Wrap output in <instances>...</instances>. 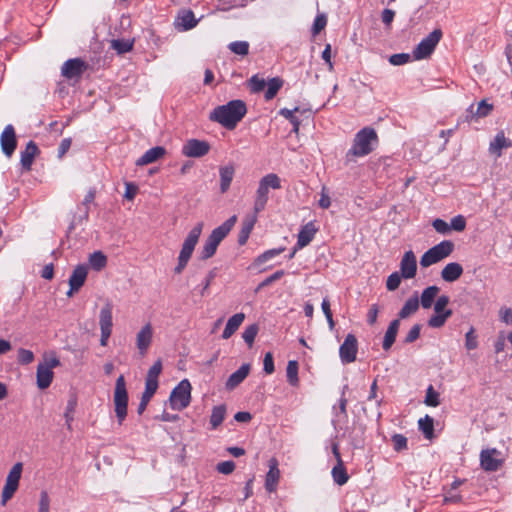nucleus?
<instances>
[{"instance_id":"f257e3e1","label":"nucleus","mask_w":512,"mask_h":512,"mask_svg":"<svg viewBox=\"0 0 512 512\" xmlns=\"http://www.w3.org/2000/svg\"><path fill=\"white\" fill-rule=\"evenodd\" d=\"M246 113V103L236 99L215 107L209 114V120L220 124L227 130H234Z\"/></svg>"},{"instance_id":"f03ea898","label":"nucleus","mask_w":512,"mask_h":512,"mask_svg":"<svg viewBox=\"0 0 512 512\" xmlns=\"http://www.w3.org/2000/svg\"><path fill=\"white\" fill-rule=\"evenodd\" d=\"M378 143V135L374 128L369 126L362 128L355 134L352 146L346 152L345 165L355 162L356 158L369 155Z\"/></svg>"},{"instance_id":"7ed1b4c3","label":"nucleus","mask_w":512,"mask_h":512,"mask_svg":"<svg viewBox=\"0 0 512 512\" xmlns=\"http://www.w3.org/2000/svg\"><path fill=\"white\" fill-rule=\"evenodd\" d=\"M236 222L237 216L232 215L224 223L212 230L200 252L201 260H207L216 253L218 245L229 234Z\"/></svg>"},{"instance_id":"20e7f679","label":"nucleus","mask_w":512,"mask_h":512,"mask_svg":"<svg viewBox=\"0 0 512 512\" xmlns=\"http://www.w3.org/2000/svg\"><path fill=\"white\" fill-rule=\"evenodd\" d=\"M282 188L281 179L275 173H269L263 176L258 183V188L254 197L253 210L255 214L262 212L269 200L270 190H279Z\"/></svg>"},{"instance_id":"39448f33","label":"nucleus","mask_w":512,"mask_h":512,"mask_svg":"<svg viewBox=\"0 0 512 512\" xmlns=\"http://www.w3.org/2000/svg\"><path fill=\"white\" fill-rule=\"evenodd\" d=\"M113 401L118 423L121 425L127 416L128 392L123 375H120L115 383Z\"/></svg>"},{"instance_id":"423d86ee","label":"nucleus","mask_w":512,"mask_h":512,"mask_svg":"<svg viewBox=\"0 0 512 512\" xmlns=\"http://www.w3.org/2000/svg\"><path fill=\"white\" fill-rule=\"evenodd\" d=\"M454 250V243L450 240H444L439 244L427 250L420 259L422 267H429L444 258L448 257Z\"/></svg>"},{"instance_id":"0eeeda50","label":"nucleus","mask_w":512,"mask_h":512,"mask_svg":"<svg viewBox=\"0 0 512 512\" xmlns=\"http://www.w3.org/2000/svg\"><path fill=\"white\" fill-rule=\"evenodd\" d=\"M191 390L192 387L188 379L180 381L170 394V407L177 411L187 408L191 401Z\"/></svg>"},{"instance_id":"6e6552de","label":"nucleus","mask_w":512,"mask_h":512,"mask_svg":"<svg viewBox=\"0 0 512 512\" xmlns=\"http://www.w3.org/2000/svg\"><path fill=\"white\" fill-rule=\"evenodd\" d=\"M443 36L441 29H434L425 38H423L419 44L413 50V57L416 60H422L428 58L435 50L437 44L440 42Z\"/></svg>"},{"instance_id":"1a4fd4ad","label":"nucleus","mask_w":512,"mask_h":512,"mask_svg":"<svg viewBox=\"0 0 512 512\" xmlns=\"http://www.w3.org/2000/svg\"><path fill=\"white\" fill-rule=\"evenodd\" d=\"M59 365L60 361L56 357L50 358L49 360H45L44 363L38 364L36 378L37 386L39 389L43 390L51 385L54 376L52 369Z\"/></svg>"},{"instance_id":"9d476101","label":"nucleus","mask_w":512,"mask_h":512,"mask_svg":"<svg viewBox=\"0 0 512 512\" xmlns=\"http://www.w3.org/2000/svg\"><path fill=\"white\" fill-rule=\"evenodd\" d=\"M112 310L113 305L111 302H106V304L101 308L99 313V326L101 330V338L100 345L106 346L108 343V339L112 334L113 327V318H112Z\"/></svg>"},{"instance_id":"9b49d317","label":"nucleus","mask_w":512,"mask_h":512,"mask_svg":"<svg viewBox=\"0 0 512 512\" xmlns=\"http://www.w3.org/2000/svg\"><path fill=\"white\" fill-rule=\"evenodd\" d=\"M501 452L496 448L483 449L480 452V466L486 472H496L504 464V459L501 457Z\"/></svg>"},{"instance_id":"f8f14e48","label":"nucleus","mask_w":512,"mask_h":512,"mask_svg":"<svg viewBox=\"0 0 512 512\" xmlns=\"http://www.w3.org/2000/svg\"><path fill=\"white\" fill-rule=\"evenodd\" d=\"M22 469V463L18 462L14 464V466L9 471L6 478V483L2 490V504H5L9 499H11L18 489Z\"/></svg>"},{"instance_id":"ddd939ff","label":"nucleus","mask_w":512,"mask_h":512,"mask_svg":"<svg viewBox=\"0 0 512 512\" xmlns=\"http://www.w3.org/2000/svg\"><path fill=\"white\" fill-rule=\"evenodd\" d=\"M202 229L203 223L199 222L190 230L182 244V248L180 250L178 257L186 259L188 261L190 260L195 249V246L197 245L199 237L202 233Z\"/></svg>"},{"instance_id":"4468645a","label":"nucleus","mask_w":512,"mask_h":512,"mask_svg":"<svg viewBox=\"0 0 512 512\" xmlns=\"http://www.w3.org/2000/svg\"><path fill=\"white\" fill-rule=\"evenodd\" d=\"M357 352V339L354 334L349 333L339 348V356L342 363L349 364L354 362L356 360Z\"/></svg>"},{"instance_id":"2eb2a0df","label":"nucleus","mask_w":512,"mask_h":512,"mask_svg":"<svg viewBox=\"0 0 512 512\" xmlns=\"http://www.w3.org/2000/svg\"><path fill=\"white\" fill-rule=\"evenodd\" d=\"M210 150L207 141L198 139H189L182 147V154L186 157L200 158L205 156Z\"/></svg>"},{"instance_id":"dca6fc26","label":"nucleus","mask_w":512,"mask_h":512,"mask_svg":"<svg viewBox=\"0 0 512 512\" xmlns=\"http://www.w3.org/2000/svg\"><path fill=\"white\" fill-rule=\"evenodd\" d=\"M88 275V267L85 264L77 265L72 271L68 283L70 289L66 293L68 297H71L75 292H78L84 285Z\"/></svg>"},{"instance_id":"f3484780","label":"nucleus","mask_w":512,"mask_h":512,"mask_svg":"<svg viewBox=\"0 0 512 512\" xmlns=\"http://www.w3.org/2000/svg\"><path fill=\"white\" fill-rule=\"evenodd\" d=\"M86 69L87 64L85 61L80 58H73L64 62L61 73L67 79H74L80 78Z\"/></svg>"},{"instance_id":"a211bd4d","label":"nucleus","mask_w":512,"mask_h":512,"mask_svg":"<svg viewBox=\"0 0 512 512\" xmlns=\"http://www.w3.org/2000/svg\"><path fill=\"white\" fill-rule=\"evenodd\" d=\"M0 144L2 152L11 157L17 147V138L13 125H7L1 133Z\"/></svg>"},{"instance_id":"6ab92c4d","label":"nucleus","mask_w":512,"mask_h":512,"mask_svg":"<svg viewBox=\"0 0 512 512\" xmlns=\"http://www.w3.org/2000/svg\"><path fill=\"white\" fill-rule=\"evenodd\" d=\"M279 462L275 457L268 461L269 470L265 476V489L269 492H275L280 479Z\"/></svg>"},{"instance_id":"aec40b11","label":"nucleus","mask_w":512,"mask_h":512,"mask_svg":"<svg viewBox=\"0 0 512 512\" xmlns=\"http://www.w3.org/2000/svg\"><path fill=\"white\" fill-rule=\"evenodd\" d=\"M417 272V260L412 250L406 251L400 262V274L404 279L414 278Z\"/></svg>"},{"instance_id":"412c9836","label":"nucleus","mask_w":512,"mask_h":512,"mask_svg":"<svg viewBox=\"0 0 512 512\" xmlns=\"http://www.w3.org/2000/svg\"><path fill=\"white\" fill-rule=\"evenodd\" d=\"M152 337H153V329L150 323H147L144 325L141 330L137 333L136 336V346L139 350V353L141 356H144L151 343H152Z\"/></svg>"},{"instance_id":"4be33fe9","label":"nucleus","mask_w":512,"mask_h":512,"mask_svg":"<svg viewBox=\"0 0 512 512\" xmlns=\"http://www.w3.org/2000/svg\"><path fill=\"white\" fill-rule=\"evenodd\" d=\"M40 153V150L34 141H29L23 151H21L20 163L22 169L30 171L32 168L35 157Z\"/></svg>"},{"instance_id":"5701e85b","label":"nucleus","mask_w":512,"mask_h":512,"mask_svg":"<svg viewBox=\"0 0 512 512\" xmlns=\"http://www.w3.org/2000/svg\"><path fill=\"white\" fill-rule=\"evenodd\" d=\"M166 154V149L162 146H155L147 150L140 158L136 160L137 166H145L156 162Z\"/></svg>"},{"instance_id":"b1692460","label":"nucleus","mask_w":512,"mask_h":512,"mask_svg":"<svg viewBox=\"0 0 512 512\" xmlns=\"http://www.w3.org/2000/svg\"><path fill=\"white\" fill-rule=\"evenodd\" d=\"M510 147H512V141L505 137L503 131H500L490 142L489 152L496 157H500L502 155V149Z\"/></svg>"},{"instance_id":"393cba45","label":"nucleus","mask_w":512,"mask_h":512,"mask_svg":"<svg viewBox=\"0 0 512 512\" xmlns=\"http://www.w3.org/2000/svg\"><path fill=\"white\" fill-rule=\"evenodd\" d=\"M318 229L316 228L314 222L310 221L300 229L298 233L297 246L298 248H304L307 246L314 238Z\"/></svg>"},{"instance_id":"a878e982","label":"nucleus","mask_w":512,"mask_h":512,"mask_svg":"<svg viewBox=\"0 0 512 512\" xmlns=\"http://www.w3.org/2000/svg\"><path fill=\"white\" fill-rule=\"evenodd\" d=\"M250 371L249 364H243L240 366L238 370L233 372L227 379L225 383V387L227 390L235 389L240 383L244 381V379L248 376Z\"/></svg>"},{"instance_id":"bb28decb","label":"nucleus","mask_w":512,"mask_h":512,"mask_svg":"<svg viewBox=\"0 0 512 512\" xmlns=\"http://www.w3.org/2000/svg\"><path fill=\"white\" fill-rule=\"evenodd\" d=\"M256 222H257V214H255V213L253 215H248L245 217V219L243 220L241 229L239 231V234H238L237 241H238L239 245L242 246V245L246 244Z\"/></svg>"},{"instance_id":"cd10ccee","label":"nucleus","mask_w":512,"mask_h":512,"mask_svg":"<svg viewBox=\"0 0 512 512\" xmlns=\"http://www.w3.org/2000/svg\"><path fill=\"white\" fill-rule=\"evenodd\" d=\"M463 274V267L457 262L448 263L441 271V277L446 282H454Z\"/></svg>"},{"instance_id":"c85d7f7f","label":"nucleus","mask_w":512,"mask_h":512,"mask_svg":"<svg viewBox=\"0 0 512 512\" xmlns=\"http://www.w3.org/2000/svg\"><path fill=\"white\" fill-rule=\"evenodd\" d=\"M244 319V313H236L230 317L222 333V338L225 340L229 339L238 330Z\"/></svg>"},{"instance_id":"c756f323","label":"nucleus","mask_w":512,"mask_h":512,"mask_svg":"<svg viewBox=\"0 0 512 512\" xmlns=\"http://www.w3.org/2000/svg\"><path fill=\"white\" fill-rule=\"evenodd\" d=\"M493 110V105L491 103H488L486 100H481L478 105H477V108L474 109V105H470L469 108L467 109V118H471V119H474V118H483V117H486L488 116L491 111Z\"/></svg>"},{"instance_id":"7c9ffc66","label":"nucleus","mask_w":512,"mask_h":512,"mask_svg":"<svg viewBox=\"0 0 512 512\" xmlns=\"http://www.w3.org/2000/svg\"><path fill=\"white\" fill-rule=\"evenodd\" d=\"M399 326H400L399 319H395L390 322V324L385 332L383 343H382V348L385 351L390 350V348L394 344L398 330H399Z\"/></svg>"},{"instance_id":"2f4dec72","label":"nucleus","mask_w":512,"mask_h":512,"mask_svg":"<svg viewBox=\"0 0 512 512\" xmlns=\"http://www.w3.org/2000/svg\"><path fill=\"white\" fill-rule=\"evenodd\" d=\"M234 167L232 165L221 167L219 170L220 174V190L222 193H225L233 180L234 177Z\"/></svg>"},{"instance_id":"473e14b6","label":"nucleus","mask_w":512,"mask_h":512,"mask_svg":"<svg viewBox=\"0 0 512 512\" xmlns=\"http://www.w3.org/2000/svg\"><path fill=\"white\" fill-rule=\"evenodd\" d=\"M157 389L158 387L153 386L152 383H145V390L142 393L141 400L137 408V413L139 415H141L146 410L148 403L156 393Z\"/></svg>"},{"instance_id":"72a5a7b5","label":"nucleus","mask_w":512,"mask_h":512,"mask_svg":"<svg viewBox=\"0 0 512 512\" xmlns=\"http://www.w3.org/2000/svg\"><path fill=\"white\" fill-rule=\"evenodd\" d=\"M418 308H419L418 297L413 296V297L409 298L398 313L399 319L408 318L409 316H411L412 314L417 312Z\"/></svg>"},{"instance_id":"f704fd0d","label":"nucleus","mask_w":512,"mask_h":512,"mask_svg":"<svg viewBox=\"0 0 512 512\" xmlns=\"http://www.w3.org/2000/svg\"><path fill=\"white\" fill-rule=\"evenodd\" d=\"M438 286H429L422 291L420 303L424 309H428L432 306L435 297L439 292Z\"/></svg>"},{"instance_id":"c9c22d12","label":"nucleus","mask_w":512,"mask_h":512,"mask_svg":"<svg viewBox=\"0 0 512 512\" xmlns=\"http://www.w3.org/2000/svg\"><path fill=\"white\" fill-rule=\"evenodd\" d=\"M332 477L336 484L342 486L347 483L349 476L347 474L346 468L344 467L343 462L337 463L332 468Z\"/></svg>"},{"instance_id":"e433bc0d","label":"nucleus","mask_w":512,"mask_h":512,"mask_svg":"<svg viewBox=\"0 0 512 512\" xmlns=\"http://www.w3.org/2000/svg\"><path fill=\"white\" fill-rule=\"evenodd\" d=\"M419 429L426 439H432L434 436V420L429 415L420 418L418 421Z\"/></svg>"},{"instance_id":"4c0bfd02","label":"nucleus","mask_w":512,"mask_h":512,"mask_svg":"<svg viewBox=\"0 0 512 512\" xmlns=\"http://www.w3.org/2000/svg\"><path fill=\"white\" fill-rule=\"evenodd\" d=\"M88 261L95 271H101L107 265V257L101 251H95L90 254Z\"/></svg>"},{"instance_id":"58836bf2","label":"nucleus","mask_w":512,"mask_h":512,"mask_svg":"<svg viewBox=\"0 0 512 512\" xmlns=\"http://www.w3.org/2000/svg\"><path fill=\"white\" fill-rule=\"evenodd\" d=\"M226 415V406L225 405H218L213 407L212 413L210 416V424L212 426V429H216L218 426L222 424V422L225 419Z\"/></svg>"},{"instance_id":"ea45409f","label":"nucleus","mask_w":512,"mask_h":512,"mask_svg":"<svg viewBox=\"0 0 512 512\" xmlns=\"http://www.w3.org/2000/svg\"><path fill=\"white\" fill-rule=\"evenodd\" d=\"M268 88L265 91L264 97L266 101L272 100L283 86V80L279 77L271 78L268 83Z\"/></svg>"},{"instance_id":"a19ab883","label":"nucleus","mask_w":512,"mask_h":512,"mask_svg":"<svg viewBox=\"0 0 512 512\" xmlns=\"http://www.w3.org/2000/svg\"><path fill=\"white\" fill-rule=\"evenodd\" d=\"M298 368V362L295 360H290L286 368L287 381L291 386L294 387L298 386L299 384Z\"/></svg>"},{"instance_id":"79ce46f5","label":"nucleus","mask_w":512,"mask_h":512,"mask_svg":"<svg viewBox=\"0 0 512 512\" xmlns=\"http://www.w3.org/2000/svg\"><path fill=\"white\" fill-rule=\"evenodd\" d=\"M162 371V361L158 359L148 370L145 383H152L153 386L158 387V377Z\"/></svg>"},{"instance_id":"37998d69","label":"nucleus","mask_w":512,"mask_h":512,"mask_svg":"<svg viewBox=\"0 0 512 512\" xmlns=\"http://www.w3.org/2000/svg\"><path fill=\"white\" fill-rule=\"evenodd\" d=\"M134 46V40L130 39H113L111 41V47L114 49L118 54H124L133 49Z\"/></svg>"},{"instance_id":"c03bdc74","label":"nucleus","mask_w":512,"mask_h":512,"mask_svg":"<svg viewBox=\"0 0 512 512\" xmlns=\"http://www.w3.org/2000/svg\"><path fill=\"white\" fill-rule=\"evenodd\" d=\"M452 314H453L452 310H446L443 313H435L434 315H432L429 318L428 325L431 328H440V327L444 326L447 319L450 318L452 316Z\"/></svg>"},{"instance_id":"a18cd8bd","label":"nucleus","mask_w":512,"mask_h":512,"mask_svg":"<svg viewBox=\"0 0 512 512\" xmlns=\"http://www.w3.org/2000/svg\"><path fill=\"white\" fill-rule=\"evenodd\" d=\"M77 406V398L75 396L70 397L67 402L66 410L64 413V418L66 421V426L69 431L72 430V422L74 420V413Z\"/></svg>"},{"instance_id":"49530a36","label":"nucleus","mask_w":512,"mask_h":512,"mask_svg":"<svg viewBox=\"0 0 512 512\" xmlns=\"http://www.w3.org/2000/svg\"><path fill=\"white\" fill-rule=\"evenodd\" d=\"M179 19L181 20L180 25L184 30L192 29L197 25V20L191 10L183 11Z\"/></svg>"},{"instance_id":"de8ad7c7","label":"nucleus","mask_w":512,"mask_h":512,"mask_svg":"<svg viewBox=\"0 0 512 512\" xmlns=\"http://www.w3.org/2000/svg\"><path fill=\"white\" fill-rule=\"evenodd\" d=\"M258 331H259V327L257 324H251V325L247 326L245 328V330L243 331L242 338L249 347H252V345L255 341V338L258 334Z\"/></svg>"},{"instance_id":"09e8293b","label":"nucleus","mask_w":512,"mask_h":512,"mask_svg":"<svg viewBox=\"0 0 512 512\" xmlns=\"http://www.w3.org/2000/svg\"><path fill=\"white\" fill-rule=\"evenodd\" d=\"M230 51L234 54L246 56L249 53V43L247 41H235L228 45Z\"/></svg>"},{"instance_id":"8fccbe9b","label":"nucleus","mask_w":512,"mask_h":512,"mask_svg":"<svg viewBox=\"0 0 512 512\" xmlns=\"http://www.w3.org/2000/svg\"><path fill=\"white\" fill-rule=\"evenodd\" d=\"M284 250H285L284 247L274 248V249L267 250V251L263 252L262 254H260L255 259V263L256 264H263V263L267 262L268 260H271L272 258L280 255Z\"/></svg>"},{"instance_id":"3c124183","label":"nucleus","mask_w":512,"mask_h":512,"mask_svg":"<svg viewBox=\"0 0 512 512\" xmlns=\"http://www.w3.org/2000/svg\"><path fill=\"white\" fill-rule=\"evenodd\" d=\"M285 275V271L284 270H277L276 272H274L272 275L268 276L267 278H265L262 282H260L258 284V286L256 287L255 289V292H259L261 289L271 285L272 283L278 281L279 279H281L283 276Z\"/></svg>"},{"instance_id":"603ef678","label":"nucleus","mask_w":512,"mask_h":512,"mask_svg":"<svg viewBox=\"0 0 512 512\" xmlns=\"http://www.w3.org/2000/svg\"><path fill=\"white\" fill-rule=\"evenodd\" d=\"M465 347L467 350H474L478 347V337L474 327H471L465 334Z\"/></svg>"},{"instance_id":"864d4df0","label":"nucleus","mask_w":512,"mask_h":512,"mask_svg":"<svg viewBox=\"0 0 512 512\" xmlns=\"http://www.w3.org/2000/svg\"><path fill=\"white\" fill-rule=\"evenodd\" d=\"M248 85L250 87V90L254 93H258L260 91H262L265 86H266V82L263 78H259L258 75H253L249 81H248Z\"/></svg>"},{"instance_id":"5fc2aeb1","label":"nucleus","mask_w":512,"mask_h":512,"mask_svg":"<svg viewBox=\"0 0 512 512\" xmlns=\"http://www.w3.org/2000/svg\"><path fill=\"white\" fill-rule=\"evenodd\" d=\"M401 274L399 272H393L390 274L386 281V288L388 291H395L401 283Z\"/></svg>"},{"instance_id":"6e6d98bb","label":"nucleus","mask_w":512,"mask_h":512,"mask_svg":"<svg viewBox=\"0 0 512 512\" xmlns=\"http://www.w3.org/2000/svg\"><path fill=\"white\" fill-rule=\"evenodd\" d=\"M393 448L395 451L400 452L407 449V438L402 434H394L392 436Z\"/></svg>"},{"instance_id":"4d7b16f0","label":"nucleus","mask_w":512,"mask_h":512,"mask_svg":"<svg viewBox=\"0 0 512 512\" xmlns=\"http://www.w3.org/2000/svg\"><path fill=\"white\" fill-rule=\"evenodd\" d=\"M425 403L426 405L432 407H436L440 404L439 394L434 390V388L431 385L427 389Z\"/></svg>"},{"instance_id":"13d9d810","label":"nucleus","mask_w":512,"mask_h":512,"mask_svg":"<svg viewBox=\"0 0 512 512\" xmlns=\"http://www.w3.org/2000/svg\"><path fill=\"white\" fill-rule=\"evenodd\" d=\"M34 360V354L31 350L20 348L18 350V362L23 365L32 363Z\"/></svg>"},{"instance_id":"bf43d9fd","label":"nucleus","mask_w":512,"mask_h":512,"mask_svg":"<svg viewBox=\"0 0 512 512\" xmlns=\"http://www.w3.org/2000/svg\"><path fill=\"white\" fill-rule=\"evenodd\" d=\"M410 58L411 56L408 53H397L390 56L389 62L392 65L399 66L408 63Z\"/></svg>"},{"instance_id":"052dcab7","label":"nucleus","mask_w":512,"mask_h":512,"mask_svg":"<svg viewBox=\"0 0 512 512\" xmlns=\"http://www.w3.org/2000/svg\"><path fill=\"white\" fill-rule=\"evenodd\" d=\"M326 24H327L326 16L324 14L317 15L314 20V23H313L312 33L314 35L320 33V31L325 28Z\"/></svg>"},{"instance_id":"680f3d73","label":"nucleus","mask_w":512,"mask_h":512,"mask_svg":"<svg viewBox=\"0 0 512 512\" xmlns=\"http://www.w3.org/2000/svg\"><path fill=\"white\" fill-rule=\"evenodd\" d=\"M420 331H421L420 324L413 325L412 328L407 333V335L404 339V343L410 344V343H413L414 341H416L420 336Z\"/></svg>"},{"instance_id":"e2e57ef3","label":"nucleus","mask_w":512,"mask_h":512,"mask_svg":"<svg viewBox=\"0 0 512 512\" xmlns=\"http://www.w3.org/2000/svg\"><path fill=\"white\" fill-rule=\"evenodd\" d=\"M466 227V219L462 215H457L451 219L450 230L461 232Z\"/></svg>"},{"instance_id":"0e129e2a","label":"nucleus","mask_w":512,"mask_h":512,"mask_svg":"<svg viewBox=\"0 0 512 512\" xmlns=\"http://www.w3.org/2000/svg\"><path fill=\"white\" fill-rule=\"evenodd\" d=\"M50 511V498L47 491H41L39 498L38 512H49Z\"/></svg>"},{"instance_id":"69168bd1","label":"nucleus","mask_w":512,"mask_h":512,"mask_svg":"<svg viewBox=\"0 0 512 512\" xmlns=\"http://www.w3.org/2000/svg\"><path fill=\"white\" fill-rule=\"evenodd\" d=\"M449 302H450V298L447 295H441L440 297H438V299L436 300V302L434 304L435 313L445 312L447 310L446 306L449 304Z\"/></svg>"},{"instance_id":"338daca9","label":"nucleus","mask_w":512,"mask_h":512,"mask_svg":"<svg viewBox=\"0 0 512 512\" xmlns=\"http://www.w3.org/2000/svg\"><path fill=\"white\" fill-rule=\"evenodd\" d=\"M432 226L440 234H447L450 232V225L440 218L435 219L432 222Z\"/></svg>"},{"instance_id":"774afa93","label":"nucleus","mask_w":512,"mask_h":512,"mask_svg":"<svg viewBox=\"0 0 512 512\" xmlns=\"http://www.w3.org/2000/svg\"><path fill=\"white\" fill-rule=\"evenodd\" d=\"M499 318L506 325H512V308H507V307L500 308Z\"/></svg>"}]
</instances>
